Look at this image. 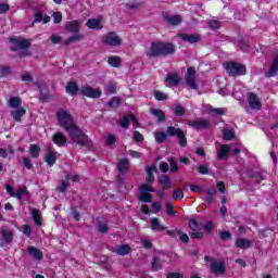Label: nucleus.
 Listing matches in <instances>:
<instances>
[{"instance_id": "nucleus-10", "label": "nucleus", "mask_w": 278, "mask_h": 278, "mask_svg": "<svg viewBox=\"0 0 278 278\" xmlns=\"http://www.w3.org/2000/svg\"><path fill=\"white\" fill-rule=\"evenodd\" d=\"M186 84L190 90H197V71L194 67H189L186 75Z\"/></svg>"}, {"instance_id": "nucleus-20", "label": "nucleus", "mask_w": 278, "mask_h": 278, "mask_svg": "<svg viewBox=\"0 0 278 278\" xmlns=\"http://www.w3.org/2000/svg\"><path fill=\"white\" fill-rule=\"evenodd\" d=\"M86 25L88 29H103V25L101 24V20L99 18L88 20Z\"/></svg>"}, {"instance_id": "nucleus-43", "label": "nucleus", "mask_w": 278, "mask_h": 278, "mask_svg": "<svg viewBox=\"0 0 278 278\" xmlns=\"http://www.w3.org/2000/svg\"><path fill=\"white\" fill-rule=\"evenodd\" d=\"M189 227L192 229V231H201L202 229V225L194 219L189 220Z\"/></svg>"}, {"instance_id": "nucleus-29", "label": "nucleus", "mask_w": 278, "mask_h": 278, "mask_svg": "<svg viewBox=\"0 0 278 278\" xmlns=\"http://www.w3.org/2000/svg\"><path fill=\"white\" fill-rule=\"evenodd\" d=\"M51 21V17L49 15H42L40 12L35 13V20L34 23H49Z\"/></svg>"}, {"instance_id": "nucleus-7", "label": "nucleus", "mask_w": 278, "mask_h": 278, "mask_svg": "<svg viewBox=\"0 0 278 278\" xmlns=\"http://www.w3.org/2000/svg\"><path fill=\"white\" fill-rule=\"evenodd\" d=\"M148 192H153V188L149 185H141L139 189V201L141 203H151L153 197Z\"/></svg>"}, {"instance_id": "nucleus-51", "label": "nucleus", "mask_w": 278, "mask_h": 278, "mask_svg": "<svg viewBox=\"0 0 278 278\" xmlns=\"http://www.w3.org/2000/svg\"><path fill=\"white\" fill-rule=\"evenodd\" d=\"M174 114L176 116H184V114H186V109H184V106H181V105H176V108L174 110Z\"/></svg>"}, {"instance_id": "nucleus-39", "label": "nucleus", "mask_w": 278, "mask_h": 278, "mask_svg": "<svg viewBox=\"0 0 278 278\" xmlns=\"http://www.w3.org/2000/svg\"><path fill=\"white\" fill-rule=\"evenodd\" d=\"M29 153L33 157L38 159L40 156V147L31 144L29 147Z\"/></svg>"}, {"instance_id": "nucleus-15", "label": "nucleus", "mask_w": 278, "mask_h": 278, "mask_svg": "<svg viewBox=\"0 0 278 278\" xmlns=\"http://www.w3.org/2000/svg\"><path fill=\"white\" fill-rule=\"evenodd\" d=\"M129 123H132V125H134L135 127H138V119H137L136 116H134V115L125 116V117L121 121V127H123V129H128V128H129Z\"/></svg>"}, {"instance_id": "nucleus-28", "label": "nucleus", "mask_w": 278, "mask_h": 278, "mask_svg": "<svg viewBox=\"0 0 278 278\" xmlns=\"http://www.w3.org/2000/svg\"><path fill=\"white\" fill-rule=\"evenodd\" d=\"M65 90H66L67 94H72V97H73V96L77 94L79 87L77 86V83L71 81L66 85Z\"/></svg>"}, {"instance_id": "nucleus-5", "label": "nucleus", "mask_w": 278, "mask_h": 278, "mask_svg": "<svg viewBox=\"0 0 278 278\" xmlns=\"http://www.w3.org/2000/svg\"><path fill=\"white\" fill-rule=\"evenodd\" d=\"M102 42L109 47H121V45H123V39L118 34L111 31L103 36Z\"/></svg>"}, {"instance_id": "nucleus-54", "label": "nucleus", "mask_w": 278, "mask_h": 278, "mask_svg": "<svg viewBox=\"0 0 278 278\" xmlns=\"http://www.w3.org/2000/svg\"><path fill=\"white\" fill-rule=\"evenodd\" d=\"M134 141L135 142H144V136L140 134V131L136 130L134 134Z\"/></svg>"}, {"instance_id": "nucleus-50", "label": "nucleus", "mask_w": 278, "mask_h": 278, "mask_svg": "<svg viewBox=\"0 0 278 278\" xmlns=\"http://www.w3.org/2000/svg\"><path fill=\"white\" fill-rule=\"evenodd\" d=\"M12 73V70L8 66H0V76L1 77H8Z\"/></svg>"}, {"instance_id": "nucleus-17", "label": "nucleus", "mask_w": 278, "mask_h": 278, "mask_svg": "<svg viewBox=\"0 0 278 278\" xmlns=\"http://www.w3.org/2000/svg\"><path fill=\"white\" fill-rule=\"evenodd\" d=\"M179 38H181V40H185L186 42H190V45H194V42H199V40H201V37L199 35H188V34H180Z\"/></svg>"}, {"instance_id": "nucleus-1", "label": "nucleus", "mask_w": 278, "mask_h": 278, "mask_svg": "<svg viewBox=\"0 0 278 278\" xmlns=\"http://www.w3.org/2000/svg\"><path fill=\"white\" fill-rule=\"evenodd\" d=\"M56 123L59 127L64 129V131H67L68 137L76 144H79V147H86V144H88V136L77 127V124L70 111L64 109L59 110L56 112Z\"/></svg>"}, {"instance_id": "nucleus-21", "label": "nucleus", "mask_w": 278, "mask_h": 278, "mask_svg": "<svg viewBox=\"0 0 278 278\" xmlns=\"http://www.w3.org/2000/svg\"><path fill=\"white\" fill-rule=\"evenodd\" d=\"M278 73V55L274 59L269 71L265 74V77H275Z\"/></svg>"}, {"instance_id": "nucleus-56", "label": "nucleus", "mask_w": 278, "mask_h": 278, "mask_svg": "<svg viewBox=\"0 0 278 278\" xmlns=\"http://www.w3.org/2000/svg\"><path fill=\"white\" fill-rule=\"evenodd\" d=\"M10 12V4L0 3V14H8Z\"/></svg>"}, {"instance_id": "nucleus-44", "label": "nucleus", "mask_w": 278, "mask_h": 278, "mask_svg": "<svg viewBox=\"0 0 278 278\" xmlns=\"http://www.w3.org/2000/svg\"><path fill=\"white\" fill-rule=\"evenodd\" d=\"M105 92H106L108 94H116V84L109 83V84L105 86Z\"/></svg>"}, {"instance_id": "nucleus-3", "label": "nucleus", "mask_w": 278, "mask_h": 278, "mask_svg": "<svg viewBox=\"0 0 278 278\" xmlns=\"http://www.w3.org/2000/svg\"><path fill=\"white\" fill-rule=\"evenodd\" d=\"M226 73L230 75V77H238L240 75H247V66L240 64L238 62L229 61L224 64Z\"/></svg>"}, {"instance_id": "nucleus-2", "label": "nucleus", "mask_w": 278, "mask_h": 278, "mask_svg": "<svg viewBox=\"0 0 278 278\" xmlns=\"http://www.w3.org/2000/svg\"><path fill=\"white\" fill-rule=\"evenodd\" d=\"M80 29H81V22L77 20L67 22L65 24V30H67L70 34H74L72 37L65 40L66 47H68V45H73V42H79L84 40V35L79 34Z\"/></svg>"}, {"instance_id": "nucleus-60", "label": "nucleus", "mask_w": 278, "mask_h": 278, "mask_svg": "<svg viewBox=\"0 0 278 278\" xmlns=\"http://www.w3.org/2000/svg\"><path fill=\"white\" fill-rule=\"evenodd\" d=\"M160 210H162V205L160 204V202H152V213L157 214Z\"/></svg>"}, {"instance_id": "nucleus-40", "label": "nucleus", "mask_w": 278, "mask_h": 278, "mask_svg": "<svg viewBox=\"0 0 278 278\" xmlns=\"http://www.w3.org/2000/svg\"><path fill=\"white\" fill-rule=\"evenodd\" d=\"M155 142L162 143L166 140V132L164 131H155L154 132Z\"/></svg>"}, {"instance_id": "nucleus-9", "label": "nucleus", "mask_w": 278, "mask_h": 278, "mask_svg": "<svg viewBox=\"0 0 278 278\" xmlns=\"http://www.w3.org/2000/svg\"><path fill=\"white\" fill-rule=\"evenodd\" d=\"M247 103L251 110H262V99L255 92H249Z\"/></svg>"}, {"instance_id": "nucleus-16", "label": "nucleus", "mask_w": 278, "mask_h": 278, "mask_svg": "<svg viewBox=\"0 0 278 278\" xmlns=\"http://www.w3.org/2000/svg\"><path fill=\"white\" fill-rule=\"evenodd\" d=\"M175 53V45L161 42V55H173Z\"/></svg>"}, {"instance_id": "nucleus-37", "label": "nucleus", "mask_w": 278, "mask_h": 278, "mask_svg": "<svg viewBox=\"0 0 278 278\" xmlns=\"http://www.w3.org/2000/svg\"><path fill=\"white\" fill-rule=\"evenodd\" d=\"M110 66H113V68H118V66H121V56H116V55H113V56H110L109 60H108Z\"/></svg>"}, {"instance_id": "nucleus-42", "label": "nucleus", "mask_w": 278, "mask_h": 278, "mask_svg": "<svg viewBox=\"0 0 278 278\" xmlns=\"http://www.w3.org/2000/svg\"><path fill=\"white\" fill-rule=\"evenodd\" d=\"M152 270H162V261L156 256L152 260Z\"/></svg>"}, {"instance_id": "nucleus-8", "label": "nucleus", "mask_w": 278, "mask_h": 278, "mask_svg": "<svg viewBox=\"0 0 278 278\" xmlns=\"http://www.w3.org/2000/svg\"><path fill=\"white\" fill-rule=\"evenodd\" d=\"M167 136H177L180 147H186V144H188V140L186 139V135L184 134V130H181V128H175L173 126H169L167 128Z\"/></svg>"}, {"instance_id": "nucleus-30", "label": "nucleus", "mask_w": 278, "mask_h": 278, "mask_svg": "<svg viewBox=\"0 0 278 278\" xmlns=\"http://www.w3.org/2000/svg\"><path fill=\"white\" fill-rule=\"evenodd\" d=\"M236 247H238V249H250L251 240L239 238L236 240Z\"/></svg>"}, {"instance_id": "nucleus-55", "label": "nucleus", "mask_w": 278, "mask_h": 278, "mask_svg": "<svg viewBox=\"0 0 278 278\" xmlns=\"http://www.w3.org/2000/svg\"><path fill=\"white\" fill-rule=\"evenodd\" d=\"M52 18H53L55 25L62 23V13H60V12H54V13L52 14Z\"/></svg>"}, {"instance_id": "nucleus-4", "label": "nucleus", "mask_w": 278, "mask_h": 278, "mask_svg": "<svg viewBox=\"0 0 278 278\" xmlns=\"http://www.w3.org/2000/svg\"><path fill=\"white\" fill-rule=\"evenodd\" d=\"M205 261L210 262L211 273L218 277L219 275H225L227 267L225 265V261L217 258H210V256H205Z\"/></svg>"}, {"instance_id": "nucleus-14", "label": "nucleus", "mask_w": 278, "mask_h": 278, "mask_svg": "<svg viewBox=\"0 0 278 278\" xmlns=\"http://www.w3.org/2000/svg\"><path fill=\"white\" fill-rule=\"evenodd\" d=\"M81 94L85 97H90L91 99H99L101 97V90L94 89L88 85H85L80 88Z\"/></svg>"}, {"instance_id": "nucleus-41", "label": "nucleus", "mask_w": 278, "mask_h": 278, "mask_svg": "<svg viewBox=\"0 0 278 278\" xmlns=\"http://www.w3.org/2000/svg\"><path fill=\"white\" fill-rule=\"evenodd\" d=\"M224 134V140H233V137L236 134L233 132V129L226 128L223 130Z\"/></svg>"}, {"instance_id": "nucleus-35", "label": "nucleus", "mask_w": 278, "mask_h": 278, "mask_svg": "<svg viewBox=\"0 0 278 278\" xmlns=\"http://www.w3.org/2000/svg\"><path fill=\"white\" fill-rule=\"evenodd\" d=\"M165 21H167V23H169V25H180L181 24V16H179V15H174V16L165 15Z\"/></svg>"}, {"instance_id": "nucleus-61", "label": "nucleus", "mask_w": 278, "mask_h": 278, "mask_svg": "<svg viewBox=\"0 0 278 278\" xmlns=\"http://www.w3.org/2000/svg\"><path fill=\"white\" fill-rule=\"evenodd\" d=\"M191 238H193L194 240H201L203 238V232L199 230H193V232L191 233Z\"/></svg>"}, {"instance_id": "nucleus-62", "label": "nucleus", "mask_w": 278, "mask_h": 278, "mask_svg": "<svg viewBox=\"0 0 278 278\" xmlns=\"http://www.w3.org/2000/svg\"><path fill=\"white\" fill-rule=\"evenodd\" d=\"M21 78H22V81H31L34 79L29 72L23 73Z\"/></svg>"}, {"instance_id": "nucleus-52", "label": "nucleus", "mask_w": 278, "mask_h": 278, "mask_svg": "<svg viewBox=\"0 0 278 278\" xmlns=\"http://www.w3.org/2000/svg\"><path fill=\"white\" fill-rule=\"evenodd\" d=\"M97 229L100 233H108V224L100 222Z\"/></svg>"}, {"instance_id": "nucleus-26", "label": "nucleus", "mask_w": 278, "mask_h": 278, "mask_svg": "<svg viewBox=\"0 0 278 278\" xmlns=\"http://www.w3.org/2000/svg\"><path fill=\"white\" fill-rule=\"evenodd\" d=\"M151 229L153 231H166V227L160 224V219L157 217L151 219Z\"/></svg>"}, {"instance_id": "nucleus-58", "label": "nucleus", "mask_w": 278, "mask_h": 278, "mask_svg": "<svg viewBox=\"0 0 278 278\" xmlns=\"http://www.w3.org/2000/svg\"><path fill=\"white\" fill-rule=\"evenodd\" d=\"M116 142V137L114 135H108L106 136V144L109 147H112Z\"/></svg>"}, {"instance_id": "nucleus-45", "label": "nucleus", "mask_w": 278, "mask_h": 278, "mask_svg": "<svg viewBox=\"0 0 278 278\" xmlns=\"http://www.w3.org/2000/svg\"><path fill=\"white\" fill-rule=\"evenodd\" d=\"M109 108H118L121 105V98L114 97L108 102Z\"/></svg>"}, {"instance_id": "nucleus-32", "label": "nucleus", "mask_w": 278, "mask_h": 278, "mask_svg": "<svg viewBox=\"0 0 278 278\" xmlns=\"http://www.w3.org/2000/svg\"><path fill=\"white\" fill-rule=\"evenodd\" d=\"M31 216L35 222V225H37V226L42 225V214L40 213V211L34 208L31 211Z\"/></svg>"}, {"instance_id": "nucleus-18", "label": "nucleus", "mask_w": 278, "mask_h": 278, "mask_svg": "<svg viewBox=\"0 0 278 278\" xmlns=\"http://www.w3.org/2000/svg\"><path fill=\"white\" fill-rule=\"evenodd\" d=\"M52 141L58 147H64V144H66V136H64V134L62 132H56L55 135H53Z\"/></svg>"}, {"instance_id": "nucleus-49", "label": "nucleus", "mask_w": 278, "mask_h": 278, "mask_svg": "<svg viewBox=\"0 0 278 278\" xmlns=\"http://www.w3.org/2000/svg\"><path fill=\"white\" fill-rule=\"evenodd\" d=\"M25 194H27V189L22 188V189L17 190L13 197H15V199H18L21 201V199H23V197H25Z\"/></svg>"}, {"instance_id": "nucleus-31", "label": "nucleus", "mask_w": 278, "mask_h": 278, "mask_svg": "<svg viewBox=\"0 0 278 278\" xmlns=\"http://www.w3.org/2000/svg\"><path fill=\"white\" fill-rule=\"evenodd\" d=\"M28 253L34 257L35 260H42V251L38 250L36 247H29L28 248Z\"/></svg>"}, {"instance_id": "nucleus-24", "label": "nucleus", "mask_w": 278, "mask_h": 278, "mask_svg": "<svg viewBox=\"0 0 278 278\" xmlns=\"http://www.w3.org/2000/svg\"><path fill=\"white\" fill-rule=\"evenodd\" d=\"M9 108L12 110H18L21 109V105H23V101L18 97H12L9 99Z\"/></svg>"}, {"instance_id": "nucleus-47", "label": "nucleus", "mask_w": 278, "mask_h": 278, "mask_svg": "<svg viewBox=\"0 0 278 278\" xmlns=\"http://www.w3.org/2000/svg\"><path fill=\"white\" fill-rule=\"evenodd\" d=\"M154 97L156 101H166V99H168V96L162 91H155Z\"/></svg>"}, {"instance_id": "nucleus-27", "label": "nucleus", "mask_w": 278, "mask_h": 278, "mask_svg": "<svg viewBox=\"0 0 278 278\" xmlns=\"http://www.w3.org/2000/svg\"><path fill=\"white\" fill-rule=\"evenodd\" d=\"M58 160V156L55 154V151L50 150L48 151V153L46 154V162L48 163V166H53V164H55V161Z\"/></svg>"}, {"instance_id": "nucleus-64", "label": "nucleus", "mask_w": 278, "mask_h": 278, "mask_svg": "<svg viewBox=\"0 0 278 278\" xmlns=\"http://www.w3.org/2000/svg\"><path fill=\"white\" fill-rule=\"evenodd\" d=\"M68 188V180H65L61 184V186L58 187L59 192H66V189Z\"/></svg>"}, {"instance_id": "nucleus-48", "label": "nucleus", "mask_w": 278, "mask_h": 278, "mask_svg": "<svg viewBox=\"0 0 278 278\" xmlns=\"http://www.w3.org/2000/svg\"><path fill=\"white\" fill-rule=\"evenodd\" d=\"M210 114H213L214 116H223L225 114V110L218 108V109H208Z\"/></svg>"}, {"instance_id": "nucleus-46", "label": "nucleus", "mask_w": 278, "mask_h": 278, "mask_svg": "<svg viewBox=\"0 0 278 278\" xmlns=\"http://www.w3.org/2000/svg\"><path fill=\"white\" fill-rule=\"evenodd\" d=\"M184 198V191H181V189H175L172 193V199L174 201H177L179 199H182Z\"/></svg>"}, {"instance_id": "nucleus-63", "label": "nucleus", "mask_w": 278, "mask_h": 278, "mask_svg": "<svg viewBox=\"0 0 278 278\" xmlns=\"http://www.w3.org/2000/svg\"><path fill=\"white\" fill-rule=\"evenodd\" d=\"M191 192H198L199 194H203V188L197 186V185H190Z\"/></svg>"}, {"instance_id": "nucleus-34", "label": "nucleus", "mask_w": 278, "mask_h": 278, "mask_svg": "<svg viewBox=\"0 0 278 278\" xmlns=\"http://www.w3.org/2000/svg\"><path fill=\"white\" fill-rule=\"evenodd\" d=\"M151 114H153V116L157 117V122L159 123H164L166 115L164 114V112L160 109H152L151 110Z\"/></svg>"}, {"instance_id": "nucleus-59", "label": "nucleus", "mask_w": 278, "mask_h": 278, "mask_svg": "<svg viewBox=\"0 0 278 278\" xmlns=\"http://www.w3.org/2000/svg\"><path fill=\"white\" fill-rule=\"evenodd\" d=\"M169 163H170V173H177L179 167L177 166V162H175V159H170Z\"/></svg>"}, {"instance_id": "nucleus-33", "label": "nucleus", "mask_w": 278, "mask_h": 278, "mask_svg": "<svg viewBox=\"0 0 278 278\" xmlns=\"http://www.w3.org/2000/svg\"><path fill=\"white\" fill-rule=\"evenodd\" d=\"M148 176L146 178L147 184H153L155 176L153 175L155 173V166H150L146 168Z\"/></svg>"}, {"instance_id": "nucleus-23", "label": "nucleus", "mask_w": 278, "mask_h": 278, "mask_svg": "<svg viewBox=\"0 0 278 278\" xmlns=\"http://www.w3.org/2000/svg\"><path fill=\"white\" fill-rule=\"evenodd\" d=\"M131 251V248L129 245H118L113 248V253H116V255H128V253Z\"/></svg>"}, {"instance_id": "nucleus-53", "label": "nucleus", "mask_w": 278, "mask_h": 278, "mask_svg": "<svg viewBox=\"0 0 278 278\" xmlns=\"http://www.w3.org/2000/svg\"><path fill=\"white\" fill-rule=\"evenodd\" d=\"M167 216H175V208L173 206V203L168 202L165 206Z\"/></svg>"}, {"instance_id": "nucleus-19", "label": "nucleus", "mask_w": 278, "mask_h": 278, "mask_svg": "<svg viewBox=\"0 0 278 278\" xmlns=\"http://www.w3.org/2000/svg\"><path fill=\"white\" fill-rule=\"evenodd\" d=\"M27 114V111L24 108L16 109L14 111H11V116L13 119L16 121V123H21V118Z\"/></svg>"}, {"instance_id": "nucleus-11", "label": "nucleus", "mask_w": 278, "mask_h": 278, "mask_svg": "<svg viewBox=\"0 0 278 278\" xmlns=\"http://www.w3.org/2000/svg\"><path fill=\"white\" fill-rule=\"evenodd\" d=\"M148 58H160L162 55V41H154L147 49Z\"/></svg>"}, {"instance_id": "nucleus-6", "label": "nucleus", "mask_w": 278, "mask_h": 278, "mask_svg": "<svg viewBox=\"0 0 278 278\" xmlns=\"http://www.w3.org/2000/svg\"><path fill=\"white\" fill-rule=\"evenodd\" d=\"M13 42L15 43L14 47L11 48V51H23L21 58H25V55H29V40L27 39H13Z\"/></svg>"}, {"instance_id": "nucleus-36", "label": "nucleus", "mask_w": 278, "mask_h": 278, "mask_svg": "<svg viewBox=\"0 0 278 278\" xmlns=\"http://www.w3.org/2000/svg\"><path fill=\"white\" fill-rule=\"evenodd\" d=\"M117 168L119 173H125L129 168V161L127 159L119 160V163L117 164Z\"/></svg>"}, {"instance_id": "nucleus-13", "label": "nucleus", "mask_w": 278, "mask_h": 278, "mask_svg": "<svg viewBox=\"0 0 278 278\" xmlns=\"http://www.w3.org/2000/svg\"><path fill=\"white\" fill-rule=\"evenodd\" d=\"M14 238V233L12 230H8L5 228H2L0 231V244L1 247H8V244H12V240Z\"/></svg>"}, {"instance_id": "nucleus-25", "label": "nucleus", "mask_w": 278, "mask_h": 278, "mask_svg": "<svg viewBox=\"0 0 278 278\" xmlns=\"http://www.w3.org/2000/svg\"><path fill=\"white\" fill-rule=\"evenodd\" d=\"M190 127H193V129H207L210 127V122L207 121H195L189 123Z\"/></svg>"}, {"instance_id": "nucleus-38", "label": "nucleus", "mask_w": 278, "mask_h": 278, "mask_svg": "<svg viewBox=\"0 0 278 278\" xmlns=\"http://www.w3.org/2000/svg\"><path fill=\"white\" fill-rule=\"evenodd\" d=\"M159 181L163 190H168V188H170V178L168 176H161Z\"/></svg>"}, {"instance_id": "nucleus-57", "label": "nucleus", "mask_w": 278, "mask_h": 278, "mask_svg": "<svg viewBox=\"0 0 278 278\" xmlns=\"http://www.w3.org/2000/svg\"><path fill=\"white\" fill-rule=\"evenodd\" d=\"M208 27L211 29H220V22H218V21H211V22H208Z\"/></svg>"}, {"instance_id": "nucleus-12", "label": "nucleus", "mask_w": 278, "mask_h": 278, "mask_svg": "<svg viewBox=\"0 0 278 278\" xmlns=\"http://www.w3.org/2000/svg\"><path fill=\"white\" fill-rule=\"evenodd\" d=\"M165 86L167 88H175V86L181 85V76L177 73L168 74L164 81Z\"/></svg>"}, {"instance_id": "nucleus-22", "label": "nucleus", "mask_w": 278, "mask_h": 278, "mask_svg": "<svg viewBox=\"0 0 278 278\" xmlns=\"http://www.w3.org/2000/svg\"><path fill=\"white\" fill-rule=\"evenodd\" d=\"M230 151H231V146L223 144L220 147L219 152L217 153L218 160H225V157H228Z\"/></svg>"}]
</instances>
